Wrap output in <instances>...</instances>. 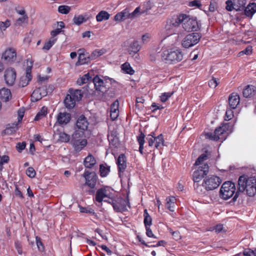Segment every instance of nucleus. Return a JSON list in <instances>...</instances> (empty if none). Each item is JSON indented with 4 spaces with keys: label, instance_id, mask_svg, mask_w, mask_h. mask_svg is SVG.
<instances>
[{
    "label": "nucleus",
    "instance_id": "nucleus-31",
    "mask_svg": "<svg viewBox=\"0 0 256 256\" xmlns=\"http://www.w3.org/2000/svg\"><path fill=\"white\" fill-rule=\"evenodd\" d=\"M110 14L105 10H102L96 16V20L98 22H101L108 20Z\"/></svg>",
    "mask_w": 256,
    "mask_h": 256
},
{
    "label": "nucleus",
    "instance_id": "nucleus-64",
    "mask_svg": "<svg viewBox=\"0 0 256 256\" xmlns=\"http://www.w3.org/2000/svg\"><path fill=\"white\" fill-rule=\"evenodd\" d=\"M32 36L29 34L26 35L24 39V42L26 44H30V43L32 42Z\"/></svg>",
    "mask_w": 256,
    "mask_h": 256
},
{
    "label": "nucleus",
    "instance_id": "nucleus-21",
    "mask_svg": "<svg viewBox=\"0 0 256 256\" xmlns=\"http://www.w3.org/2000/svg\"><path fill=\"white\" fill-rule=\"evenodd\" d=\"M32 78V74L24 72V74L21 76L18 80V86L22 88L26 86Z\"/></svg>",
    "mask_w": 256,
    "mask_h": 256
},
{
    "label": "nucleus",
    "instance_id": "nucleus-30",
    "mask_svg": "<svg viewBox=\"0 0 256 256\" xmlns=\"http://www.w3.org/2000/svg\"><path fill=\"white\" fill-rule=\"evenodd\" d=\"M256 12V4H250L245 8L244 14L247 16L252 17Z\"/></svg>",
    "mask_w": 256,
    "mask_h": 256
},
{
    "label": "nucleus",
    "instance_id": "nucleus-37",
    "mask_svg": "<svg viewBox=\"0 0 256 256\" xmlns=\"http://www.w3.org/2000/svg\"><path fill=\"white\" fill-rule=\"evenodd\" d=\"M110 172V166L106 164H102L100 166V172L102 177L106 176Z\"/></svg>",
    "mask_w": 256,
    "mask_h": 256
},
{
    "label": "nucleus",
    "instance_id": "nucleus-16",
    "mask_svg": "<svg viewBox=\"0 0 256 256\" xmlns=\"http://www.w3.org/2000/svg\"><path fill=\"white\" fill-rule=\"evenodd\" d=\"M86 180L85 184L90 188H94L96 183L97 176L95 173L85 172L83 174Z\"/></svg>",
    "mask_w": 256,
    "mask_h": 256
},
{
    "label": "nucleus",
    "instance_id": "nucleus-15",
    "mask_svg": "<svg viewBox=\"0 0 256 256\" xmlns=\"http://www.w3.org/2000/svg\"><path fill=\"white\" fill-rule=\"evenodd\" d=\"M2 58L4 61L12 63L16 59V52L14 48H8L2 53Z\"/></svg>",
    "mask_w": 256,
    "mask_h": 256
},
{
    "label": "nucleus",
    "instance_id": "nucleus-29",
    "mask_svg": "<svg viewBox=\"0 0 256 256\" xmlns=\"http://www.w3.org/2000/svg\"><path fill=\"white\" fill-rule=\"evenodd\" d=\"M68 94L76 102L80 100L82 96V90H70Z\"/></svg>",
    "mask_w": 256,
    "mask_h": 256
},
{
    "label": "nucleus",
    "instance_id": "nucleus-39",
    "mask_svg": "<svg viewBox=\"0 0 256 256\" xmlns=\"http://www.w3.org/2000/svg\"><path fill=\"white\" fill-rule=\"evenodd\" d=\"M122 70L126 74H132L134 73V70H132L130 64L125 62L122 65Z\"/></svg>",
    "mask_w": 256,
    "mask_h": 256
},
{
    "label": "nucleus",
    "instance_id": "nucleus-28",
    "mask_svg": "<svg viewBox=\"0 0 256 256\" xmlns=\"http://www.w3.org/2000/svg\"><path fill=\"white\" fill-rule=\"evenodd\" d=\"M48 108L46 106H42L38 112L37 114H36L34 118V120L35 121H38L46 117L48 114Z\"/></svg>",
    "mask_w": 256,
    "mask_h": 256
},
{
    "label": "nucleus",
    "instance_id": "nucleus-36",
    "mask_svg": "<svg viewBox=\"0 0 256 256\" xmlns=\"http://www.w3.org/2000/svg\"><path fill=\"white\" fill-rule=\"evenodd\" d=\"M106 51L104 49H96L90 55L91 60H94L105 54Z\"/></svg>",
    "mask_w": 256,
    "mask_h": 256
},
{
    "label": "nucleus",
    "instance_id": "nucleus-35",
    "mask_svg": "<svg viewBox=\"0 0 256 256\" xmlns=\"http://www.w3.org/2000/svg\"><path fill=\"white\" fill-rule=\"evenodd\" d=\"M64 104L67 108L70 109L74 106L76 101L70 96L67 94L64 99Z\"/></svg>",
    "mask_w": 256,
    "mask_h": 256
},
{
    "label": "nucleus",
    "instance_id": "nucleus-43",
    "mask_svg": "<svg viewBox=\"0 0 256 256\" xmlns=\"http://www.w3.org/2000/svg\"><path fill=\"white\" fill-rule=\"evenodd\" d=\"M86 21V19L82 15L74 16L73 18L74 23L76 25H80Z\"/></svg>",
    "mask_w": 256,
    "mask_h": 256
},
{
    "label": "nucleus",
    "instance_id": "nucleus-26",
    "mask_svg": "<svg viewBox=\"0 0 256 256\" xmlns=\"http://www.w3.org/2000/svg\"><path fill=\"white\" fill-rule=\"evenodd\" d=\"M140 46L138 44L137 41H134L130 44L128 48V52L130 54L134 55L140 51Z\"/></svg>",
    "mask_w": 256,
    "mask_h": 256
},
{
    "label": "nucleus",
    "instance_id": "nucleus-61",
    "mask_svg": "<svg viewBox=\"0 0 256 256\" xmlns=\"http://www.w3.org/2000/svg\"><path fill=\"white\" fill-rule=\"evenodd\" d=\"M26 144L25 142H18L16 146V148L18 152H21L26 148Z\"/></svg>",
    "mask_w": 256,
    "mask_h": 256
},
{
    "label": "nucleus",
    "instance_id": "nucleus-47",
    "mask_svg": "<svg viewBox=\"0 0 256 256\" xmlns=\"http://www.w3.org/2000/svg\"><path fill=\"white\" fill-rule=\"evenodd\" d=\"M70 7L68 6H60L58 8V12L62 14H68L70 10Z\"/></svg>",
    "mask_w": 256,
    "mask_h": 256
},
{
    "label": "nucleus",
    "instance_id": "nucleus-53",
    "mask_svg": "<svg viewBox=\"0 0 256 256\" xmlns=\"http://www.w3.org/2000/svg\"><path fill=\"white\" fill-rule=\"evenodd\" d=\"M140 7L136 8L132 12L131 14H128V18H133L134 17L138 16L140 14L143 13L144 12H140Z\"/></svg>",
    "mask_w": 256,
    "mask_h": 256
},
{
    "label": "nucleus",
    "instance_id": "nucleus-50",
    "mask_svg": "<svg viewBox=\"0 0 256 256\" xmlns=\"http://www.w3.org/2000/svg\"><path fill=\"white\" fill-rule=\"evenodd\" d=\"M174 94V92L162 93L160 96L161 102H166Z\"/></svg>",
    "mask_w": 256,
    "mask_h": 256
},
{
    "label": "nucleus",
    "instance_id": "nucleus-24",
    "mask_svg": "<svg viewBox=\"0 0 256 256\" xmlns=\"http://www.w3.org/2000/svg\"><path fill=\"white\" fill-rule=\"evenodd\" d=\"M256 92V88L252 85H248L243 90V96L245 98H250L254 96Z\"/></svg>",
    "mask_w": 256,
    "mask_h": 256
},
{
    "label": "nucleus",
    "instance_id": "nucleus-27",
    "mask_svg": "<svg viewBox=\"0 0 256 256\" xmlns=\"http://www.w3.org/2000/svg\"><path fill=\"white\" fill-rule=\"evenodd\" d=\"M96 164V160L92 154L88 155L84 161V164L87 168H92Z\"/></svg>",
    "mask_w": 256,
    "mask_h": 256
},
{
    "label": "nucleus",
    "instance_id": "nucleus-17",
    "mask_svg": "<svg viewBox=\"0 0 256 256\" xmlns=\"http://www.w3.org/2000/svg\"><path fill=\"white\" fill-rule=\"evenodd\" d=\"M46 94L47 91L46 88L42 86L34 90L31 95V100L32 102H37Z\"/></svg>",
    "mask_w": 256,
    "mask_h": 256
},
{
    "label": "nucleus",
    "instance_id": "nucleus-1",
    "mask_svg": "<svg viewBox=\"0 0 256 256\" xmlns=\"http://www.w3.org/2000/svg\"><path fill=\"white\" fill-rule=\"evenodd\" d=\"M208 152L206 151V153L201 154L195 162L194 165L198 167L193 174L194 182H198L208 174V166L204 162L208 159Z\"/></svg>",
    "mask_w": 256,
    "mask_h": 256
},
{
    "label": "nucleus",
    "instance_id": "nucleus-20",
    "mask_svg": "<svg viewBox=\"0 0 256 256\" xmlns=\"http://www.w3.org/2000/svg\"><path fill=\"white\" fill-rule=\"evenodd\" d=\"M119 174L123 172L126 168V158L124 154H120L116 160Z\"/></svg>",
    "mask_w": 256,
    "mask_h": 256
},
{
    "label": "nucleus",
    "instance_id": "nucleus-63",
    "mask_svg": "<svg viewBox=\"0 0 256 256\" xmlns=\"http://www.w3.org/2000/svg\"><path fill=\"white\" fill-rule=\"evenodd\" d=\"M188 6L190 7H198L199 8L200 6V0H194L189 2Z\"/></svg>",
    "mask_w": 256,
    "mask_h": 256
},
{
    "label": "nucleus",
    "instance_id": "nucleus-46",
    "mask_svg": "<svg viewBox=\"0 0 256 256\" xmlns=\"http://www.w3.org/2000/svg\"><path fill=\"white\" fill-rule=\"evenodd\" d=\"M59 140L62 142H68L70 140V136L64 132H61L59 134Z\"/></svg>",
    "mask_w": 256,
    "mask_h": 256
},
{
    "label": "nucleus",
    "instance_id": "nucleus-51",
    "mask_svg": "<svg viewBox=\"0 0 256 256\" xmlns=\"http://www.w3.org/2000/svg\"><path fill=\"white\" fill-rule=\"evenodd\" d=\"M226 9L228 11H232L234 9H235L236 10H239L238 7V6H234V2L232 0L226 1Z\"/></svg>",
    "mask_w": 256,
    "mask_h": 256
},
{
    "label": "nucleus",
    "instance_id": "nucleus-7",
    "mask_svg": "<svg viewBox=\"0 0 256 256\" xmlns=\"http://www.w3.org/2000/svg\"><path fill=\"white\" fill-rule=\"evenodd\" d=\"M83 137H85V135L82 136V134L78 131H74L72 134L71 143L74 150L76 152L82 150L88 144L87 140Z\"/></svg>",
    "mask_w": 256,
    "mask_h": 256
},
{
    "label": "nucleus",
    "instance_id": "nucleus-23",
    "mask_svg": "<svg viewBox=\"0 0 256 256\" xmlns=\"http://www.w3.org/2000/svg\"><path fill=\"white\" fill-rule=\"evenodd\" d=\"M166 207L170 212H174L176 208V199L174 196H168L166 199Z\"/></svg>",
    "mask_w": 256,
    "mask_h": 256
},
{
    "label": "nucleus",
    "instance_id": "nucleus-5",
    "mask_svg": "<svg viewBox=\"0 0 256 256\" xmlns=\"http://www.w3.org/2000/svg\"><path fill=\"white\" fill-rule=\"evenodd\" d=\"M182 28L186 32L197 31L200 28V26L195 17L182 14Z\"/></svg>",
    "mask_w": 256,
    "mask_h": 256
},
{
    "label": "nucleus",
    "instance_id": "nucleus-11",
    "mask_svg": "<svg viewBox=\"0 0 256 256\" xmlns=\"http://www.w3.org/2000/svg\"><path fill=\"white\" fill-rule=\"evenodd\" d=\"M112 194V188L110 186H104L98 189L96 194V200L98 202L106 201L110 199Z\"/></svg>",
    "mask_w": 256,
    "mask_h": 256
},
{
    "label": "nucleus",
    "instance_id": "nucleus-58",
    "mask_svg": "<svg viewBox=\"0 0 256 256\" xmlns=\"http://www.w3.org/2000/svg\"><path fill=\"white\" fill-rule=\"evenodd\" d=\"M234 116V112L232 110H228L226 111L224 119L226 120H231Z\"/></svg>",
    "mask_w": 256,
    "mask_h": 256
},
{
    "label": "nucleus",
    "instance_id": "nucleus-14",
    "mask_svg": "<svg viewBox=\"0 0 256 256\" xmlns=\"http://www.w3.org/2000/svg\"><path fill=\"white\" fill-rule=\"evenodd\" d=\"M128 207L129 208L128 201L126 198L118 199L113 203V208L116 212H123L128 210Z\"/></svg>",
    "mask_w": 256,
    "mask_h": 256
},
{
    "label": "nucleus",
    "instance_id": "nucleus-22",
    "mask_svg": "<svg viewBox=\"0 0 256 256\" xmlns=\"http://www.w3.org/2000/svg\"><path fill=\"white\" fill-rule=\"evenodd\" d=\"M12 98V93L8 88H2L0 89V99L4 102H6L11 100Z\"/></svg>",
    "mask_w": 256,
    "mask_h": 256
},
{
    "label": "nucleus",
    "instance_id": "nucleus-62",
    "mask_svg": "<svg viewBox=\"0 0 256 256\" xmlns=\"http://www.w3.org/2000/svg\"><path fill=\"white\" fill-rule=\"evenodd\" d=\"M49 78V76H42L38 74L37 76L38 81L39 82H42L47 81Z\"/></svg>",
    "mask_w": 256,
    "mask_h": 256
},
{
    "label": "nucleus",
    "instance_id": "nucleus-2",
    "mask_svg": "<svg viewBox=\"0 0 256 256\" xmlns=\"http://www.w3.org/2000/svg\"><path fill=\"white\" fill-rule=\"evenodd\" d=\"M239 190L246 192L250 196H254L256 193V178L254 177L247 178L242 176L238 178Z\"/></svg>",
    "mask_w": 256,
    "mask_h": 256
},
{
    "label": "nucleus",
    "instance_id": "nucleus-33",
    "mask_svg": "<svg viewBox=\"0 0 256 256\" xmlns=\"http://www.w3.org/2000/svg\"><path fill=\"white\" fill-rule=\"evenodd\" d=\"M182 14H180L176 18H174L172 19H169L167 21L173 27L175 28L176 30L177 28L180 26V24H182Z\"/></svg>",
    "mask_w": 256,
    "mask_h": 256
},
{
    "label": "nucleus",
    "instance_id": "nucleus-45",
    "mask_svg": "<svg viewBox=\"0 0 256 256\" xmlns=\"http://www.w3.org/2000/svg\"><path fill=\"white\" fill-rule=\"evenodd\" d=\"M28 22V16H22L18 18L16 22V24L17 26H22L24 24H27Z\"/></svg>",
    "mask_w": 256,
    "mask_h": 256
},
{
    "label": "nucleus",
    "instance_id": "nucleus-59",
    "mask_svg": "<svg viewBox=\"0 0 256 256\" xmlns=\"http://www.w3.org/2000/svg\"><path fill=\"white\" fill-rule=\"evenodd\" d=\"M218 84V80L215 78H212L208 82V86L211 88H215Z\"/></svg>",
    "mask_w": 256,
    "mask_h": 256
},
{
    "label": "nucleus",
    "instance_id": "nucleus-3",
    "mask_svg": "<svg viewBox=\"0 0 256 256\" xmlns=\"http://www.w3.org/2000/svg\"><path fill=\"white\" fill-rule=\"evenodd\" d=\"M161 56L166 63L176 64L182 60L184 54L180 50L172 48L163 51Z\"/></svg>",
    "mask_w": 256,
    "mask_h": 256
},
{
    "label": "nucleus",
    "instance_id": "nucleus-52",
    "mask_svg": "<svg viewBox=\"0 0 256 256\" xmlns=\"http://www.w3.org/2000/svg\"><path fill=\"white\" fill-rule=\"evenodd\" d=\"M10 21L8 20H6L4 22H0V28L2 32L6 30L10 26Z\"/></svg>",
    "mask_w": 256,
    "mask_h": 256
},
{
    "label": "nucleus",
    "instance_id": "nucleus-60",
    "mask_svg": "<svg viewBox=\"0 0 256 256\" xmlns=\"http://www.w3.org/2000/svg\"><path fill=\"white\" fill-rule=\"evenodd\" d=\"M244 256H256V250L254 252L250 249H246L243 252Z\"/></svg>",
    "mask_w": 256,
    "mask_h": 256
},
{
    "label": "nucleus",
    "instance_id": "nucleus-32",
    "mask_svg": "<svg viewBox=\"0 0 256 256\" xmlns=\"http://www.w3.org/2000/svg\"><path fill=\"white\" fill-rule=\"evenodd\" d=\"M56 40L57 38H51L50 39L46 40L44 42L42 50L44 51H48L54 45Z\"/></svg>",
    "mask_w": 256,
    "mask_h": 256
},
{
    "label": "nucleus",
    "instance_id": "nucleus-55",
    "mask_svg": "<svg viewBox=\"0 0 256 256\" xmlns=\"http://www.w3.org/2000/svg\"><path fill=\"white\" fill-rule=\"evenodd\" d=\"M154 133H152V134H148L146 138V140L148 141V146H153L154 144V138L155 137L154 136Z\"/></svg>",
    "mask_w": 256,
    "mask_h": 256
},
{
    "label": "nucleus",
    "instance_id": "nucleus-18",
    "mask_svg": "<svg viewBox=\"0 0 256 256\" xmlns=\"http://www.w3.org/2000/svg\"><path fill=\"white\" fill-rule=\"evenodd\" d=\"M34 60L30 56L24 62V72L32 74V68L34 66L36 68H39L40 64L38 62L34 63Z\"/></svg>",
    "mask_w": 256,
    "mask_h": 256
},
{
    "label": "nucleus",
    "instance_id": "nucleus-10",
    "mask_svg": "<svg viewBox=\"0 0 256 256\" xmlns=\"http://www.w3.org/2000/svg\"><path fill=\"white\" fill-rule=\"evenodd\" d=\"M221 183L219 177L210 176L206 177L202 183L203 186L208 190H212L216 188Z\"/></svg>",
    "mask_w": 256,
    "mask_h": 256
},
{
    "label": "nucleus",
    "instance_id": "nucleus-56",
    "mask_svg": "<svg viewBox=\"0 0 256 256\" xmlns=\"http://www.w3.org/2000/svg\"><path fill=\"white\" fill-rule=\"evenodd\" d=\"M234 6H238V10L243 7L246 4V0H234Z\"/></svg>",
    "mask_w": 256,
    "mask_h": 256
},
{
    "label": "nucleus",
    "instance_id": "nucleus-44",
    "mask_svg": "<svg viewBox=\"0 0 256 256\" xmlns=\"http://www.w3.org/2000/svg\"><path fill=\"white\" fill-rule=\"evenodd\" d=\"M167 21L165 26V30L166 31L168 36H170L176 34V30Z\"/></svg>",
    "mask_w": 256,
    "mask_h": 256
},
{
    "label": "nucleus",
    "instance_id": "nucleus-54",
    "mask_svg": "<svg viewBox=\"0 0 256 256\" xmlns=\"http://www.w3.org/2000/svg\"><path fill=\"white\" fill-rule=\"evenodd\" d=\"M26 174L28 177L34 178L36 176V172L33 168L29 167L26 170Z\"/></svg>",
    "mask_w": 256,
    "mask_h": 256
},
{
    "label": "nucleus",
    "instance_id": "nucleus-40",
    "mask_svg": "<svg viewBox=\"0 0 256 256\" xmlns=\"http://www.w3.org/2000/svg\"><path fill=\"white\" fill-rule=\"evenodd\" d=\"M144 224L146 228L149 227L152 224V219L148 214L147 210H144Z\"/></svg>",
    "mask_w": 256,
    "mask_h": 256
},
{
    "label": "nucleus",
    "instance_id": "nucleus-49",
    "mask_svg": "<svg viewBox=\"0 0 256 256\" xmlns=\"http://www.w3.org/2000/svg\"><path fill=\"white\" fill-rule=\"evenodd\" d=\"M128 17V16L126 12H122L116 14L114 16V19L116 21H120L125 20Z\"/></svg>",
    "mask_w": 256,
    "mask_h": 256
},
{
    "label": "nucleus",
    "instance_id": "nucleus-42",
    "mask_svg": "<svg viewBox=\"0 0 256 256\" xmlns=\"http://www.w3.org/2000/svg\"><path fill=\"white\" fill-rule=\"evenodd\" d=\"M90 78V74L87 73L78 79L77 84L80 86L86 84L88 82Z\"/></svg>",
    "mask_w": 256,
    "mask_h": 256
},
{
    "label": "nucleus",
    "instance_id": "nucleus-6",
    "mask_svg": "<svg viewBox=\"0 0 256 256\" xmlns=\"http://www.w3.org/2000/svg\"><path fill=\"white\" fill-rule=\"evenodd\" d=\"M228 124H226L216 129L214 133L208 132L206 134V138L214 140H218L220 139H223L226 134H228L231 132Z\"/></svg>",
    "mask_w": 256,
    "mask_h": 256
},
{
    "label": "nucleus",
    "instance_id": "nucleus-38",
    "mask_svg": "<svg viewBox=\"0 0 256 256\" xmlns=\"http://www.w3.org/2000/svg\"><path fill=\"white\" fill-rule=\"evenodd\" d=\"M164 140L162 134L154 138V146L156 148L158 149L161 146L164 145Z\"/></svg>",
    "mask_w": 256,
    "mask_h": 256
},
{
    "label": "nucleus",
    "instance_id": "nucleus-8",
    "mask_svg": "<svg viewBox=\"0 0 256 256\" xmlns=\"http://www.w3.org/2000/svg\"><path fill=\"white\" fill-rule=\"evenodd\" d=\"M236 190L235 184L231 182H224L220 190V196L224 200H228L231 198Z\"/></svg>",
    "mask_w": 256,
    "mask_h": 256
},
{
    "label": "nucleus",
    "instance_id": "nucleus-12",
    "mask_svg": "<svg viewBox=\"0 0 256 256\" xmlns=\"http://www.w3.org/2000/svg\"><path fill=\"white\" fill-rule=\"evenodd\" d=\"M89 122L87 119L84 116H80L76 124L75 131H78L82 134V136H84L88 132Z\"/></svg>",
    "mask_w": 256,
    "mask_h": 256
},
{
    "label": "nucleus",
    "instance_id": "nucleus-48",
    "mask_svg": "<svg viewBox=\"0 0 256 256\" xmlns=\"http://www.w3.org/2000/svg\"><path fill=\"white\" fill-rule=\"evenodd\" d=\"M10 160L9 157L6 155L0 156V170H2L3 169V165L4 164L8 162Z\"/></svg>",
    "mask_w": 256,
    "mask_h": 256
},
{
    "label": "nucleus",
    "instance_id": "nucleus-25",
    "mask_svg": "<svg viewBox=\"0 0 256 256\" xmlns=\"http://www.w3.org/2000/svg\"><path fill=\"white\" fill-rule=\"evenodd\" d=\"M228 102L230 107L232 109L235 108L240 102V97L236 94H232L230 96Z\"/></svg>",
    "mask_w": 256,
    "mask_h": 256
},
{
    "label": "nucleus",
    "instance_id": "nucleus-34",
    "mask_svg": "<svg viewBox=\"0 0 256 256\" xmlns=\"http://www.w3.org/2000/svg\"><path fill=\"white\" fill-rule=\"evenodd\" d=\"M91 58H90V56L86 55L84 53H80L79 54L78 56V62L80 64H88L91 61Z\"/></svg>",
    "mask_w": 256,
    "mask_h": 256
},
{
    "label": "nucleus",
    "instance_id": "nucleus-4",
    "mask_svg": "<svg viewBox=\"0 0 256 256\" xmlns=\"http://www.w3.org/2000/svg\"><path fill=\"white\" fill-rule=\"evenodd\" d=\"M93 82L96 89L94 94L100 97L110 88L112 80L106 77L100 78L99 76H96L93 79Z\"/></svg>",
    "mask_w": 256,
    "mask_h": 256
},
{
    "label": "nucleus",
    "instance_id": "nucleus-41",
    "mask_svg": "<svg viewBox=\"0 0 256 256\" xmlns=\"http://www.w3.org/2000/svg\"><path fill=\"white\" fill-rule=\"evenodd\" d=\"M113 121L119 116L118 106L119 102L118 100L113 102Z\"/></svg>",
    "mask_w": 256,
    "mask_h": 256
},
{
    "label": "nucleus",
    "instance_id": "nucleus-19",
    "mask_svg": "<svg viewBox=\"0 0 256 256\" xmlns=\"http://www.w3.org/2000/svg\"><path fill=\"white\" fill-rule=\"evenodd\" d=\"M70 120V114L66 112H60L56 117V122L60 126L67 124Z\"/></svg>",
    "mask_w": 256,
    "mask_h": 256
},
{
    "label": "nucleus",
    "instance_id": "nucleus-9",
    "mask_svg": "<svg viewBox=\"0 0 256 256\" xmlns=\"http://www.w3.org/2000/svg\"><path fill=\"white\" fill-rule=\"evenodd\" d=\"M200 38L198 33H192L186 35L182 41V46L184 48H189L197 44Z\"/></svg>",
    "mask_w": 256,
    "mask_h": 256
},
{
    "label": "nucleus",
    "instance_id": "nucleus-57",
    "mask_svg": "<svg viewBox=\"0 0 256 256\" xmlns=\"http://www.w3.org/2000/svg\"><path fill=\"white\" fill-rule=\"evenodd\" d=\"M24 108H20L18 112V122H21L24 115Z\"/></svg>",
    "mask_w": 256,
    "mask_h": 256
},
{
    "label": "nucleus",
    "instance_id": "nucleus-13",
    "mask_svg": "<svg viewBox=\"0 0 256 256\" xmlns=\"http://www.w3.org/2000/svg\"><path fill=\"white\" fill-rule=\"evenodd\" d=\"M4 78L7 85L12 86L14 84L16 78V70L12 68H7L4 72Z\"/></svg>",
    "mask_w": 256,
    "mask_h": 256
}]
</instances>
